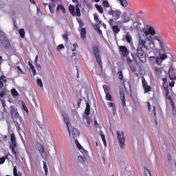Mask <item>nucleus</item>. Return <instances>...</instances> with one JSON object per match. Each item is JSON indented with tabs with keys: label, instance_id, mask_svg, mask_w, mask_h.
<instances>
[{
	"label": "nucleus",
	"instance_id": "nucleus-1",
	"mask_svg": "<svg viewBox=\"0 0 176 176\" xmlns=\"http://www.w3.org/2000/svg\"><path fill=\"white\" fill-rule=\"evenodd\" d=\"M142 23L138 22L135 28L138 32V47L136 50V56L141 63H146V50H152V36L156 34V30L152 25L146 24L143 28H141Z\"/></svg>",
	"mask_w": 176,
	"mask_h": 176
},
{
	"label": "nucleus",
	"instance_id": "nucleus-2",
	"mask_svg": "<svg viewBox=\"0 0 176 176\" xmlns=\"http://www.w3.org/2000/svg\"><path fill=\"white\" fill-rule=\"evenodd\" d=\"M154 37H152V39H151V45H153V41H157L159 45H160V52H159V56H150V60L153 61V60H155V63L157 65H162V63L164 61V60H167L168 58V56L166 54V50L168 52H170L171 50H170L169 47H166V40H164V36L162 34H159L156 36H152Z\"/></svg>",
	"mask_w": 176,
	"mask_h": 176
},
{
	"label": "nucleus",
	"instance_id": "nucleus-3",
	"mask_svg": "<svg viewBox=\"0 0 176 176\" xmlns=\"http://www.w3.org/2000/svg\"><path fill=\"white\" fill-rule=\"evenodd\" d=\"M92 50L99 67L102 71V60H101V56H100V49L98 48V46L94 45L92 46Z\"/></svg>",
	"mask_w": 176,
	"mask_h": 176
},
{
	"label": "nucleus",
	"instance_id": "nucleus-4",
	"mask_svg": "<svg viewBox=\"0 0 176 176\" xmlns=\"http://www.w3.org/2000/svg\"><path fill=\"white\" fill-rule=\"evenodd\" d=\"M10 141L12 144L10 146V148L11 149V152H12L15 159L17 160V152H16L15 148H17V142L16 141V135L14 133H12L10 135Z\"/></svg>",
	"mask_w": 176,
	"mask_h": 176
},
{
	"label": "nucleus",
	"instance_id": "nucleus-5",
	"mask_svg": "<svg viewBox=\"0 0 176 176\" xmlns=\"http://www.w3.org/2000/svg\"><path fill=\"white\" fill-rule=\"evenodd\" d=\"M117 137L119 141L120 146L121 149H123V148L125 146L124 144L126 142V136L124 135V132L117 131Z\"/></svg>",
	"mask_w": 176,
	"mask_h": 176
},
{
	"label": "nucleus",
	"instance_id": "nucleus-6",
	"mask_svg": "<svg viewBox=\"0 0 176 176\" xmlns=\"http://www.w3.org/2000/svg\"><path fill=\"white\" fill-rule=\"evenodd\" d=\"M68 131L69 134V137L71 138H79V135H80V133L78 130L76 129V128L70 126L68 128Z\"/></svg>",
	"mask_w": 176,
	"mask_h": 176
},
{
	"label": "nucleus",
	"instance_id": "nucleus-7",
	"mask_svg": "<svg viewBox=\"0 0 176 176\" xmlns=\"http://www.w3.org/2000/svg\"><path fill=\"white\" fill-rule=\"evenodd\" d=\"M126 10L129 15L126 12L122 13L121 20L123 23H129L130 21V16H133V10L131 8H127Z\"/></svg>",
	"mask_w": 176,
	"mask_h": 176
},
{
	"label": "nucleus",
	"instance_id": "nucleus-8",
	"mask_svg": "<svg viewBox=\"0 0 176 176\" xmlns=\"http://www.w3.org/2000/svg\"><path fill=\"white\" fill-rule=\"evenodd\" d=\"M0 41L3 47L5 49H9L10 47V41L5 34H1Z\"/></svg>",
	"mask_w": 176,
	"mask_h": 176
},
{
	"label": "nucleus",
	"instance_id": "nucleus-9",
	"mask_svg": "<svg viewBox=\"0 0 176 176\" xmlns=\"http://www.w3.org/2000/svg\"><path fill=\"white\" fill-rule=\"evenodd\" d=\"M108 14L112 16L115 19V20H119L120 16H122V12L120 10H113L111 8L108 12Z\"/></svg>",
	"mask_w": 176,
	"mask_h": 176
},
{
	"label": "nucleus",
	"instance_id": "nucleus-10",
	"mask_svg": "<svg viewBox=\"0 0 176 176\" xmlns=\"http://www.w3.org/2000/svg\"><path fill=\"white\" fill-rule=\"evenodd\" d=\"M142 85L143 87V90H144V94H146V93H149V91H151L152 87L148 85V82H146V80L144 76H142Z\"/></svg>",
	"mask_w": 176,
	"mask_h": 176
},
{
	"label": "nucleus",
	"instance_id": "nucleus-11",
	"mask_svg": "<svg viewBox=\"0 0 176 176\" xmlns=\"http://www.w3.org/2000/svg\"><path fill=\"white\" fill-rule=\"evenodd\" d=\"M10 112L12 118H19L20 116L19 111H17V108H16L14 106L10 107Z\"/></svg>",
	"mask_w": 176,
	"mask_h": 176
},
{
	"label": "nucleus",
	"instance_id": "nucleus-12",
	"mask_svg": "<svg viewBox=\"0 0 176 176\" xmlns=\"http://www.w3.org/2000/svg\"><path fill=\"white\" fill-rule=\"evenodd\" d=\"M120 50L122 52V55L124 57H127L129 54H130V52H129V50H127L126 46L121 45L120 46Z\"/></svg>",
	"mask_w": 176,
	"mask_h": 176
},
{
	"label": "nucleus",
	"instance_id": "nucleus-13",
	"mask_svg": "<svg viewBox=\"0 0 176 176\" xmlns=\"http://www.w3.org/2000/svg\"><path fill=\"white\" fill-rule=\"evenodd\" d=\"M126 63L129 65V67L131 68L132 72H137V67H135V66L133 65V64H132L133 60H131V58H130V57H128L126 58Z\"/></svg>",
	"mask_w": 176,
	"mask_h": 176
},
{
	"label": "nucleus",
	"instance_id": "nucleus-14",
	"mask_svg": "<svg viewBox=\"0 0 176 176\" xmlns=\"http://www.w3.org/2000/svg\"><path fill=\"white\" fill-rule=\"evenodd\" d=\"M51 1H52V3L49 4V10L50 11V13L53 14L54 13V9L56 8V2L60 0H51Z\"/></svg>",
	"mask_w": 176,
	"mask_h": 176
},
{
	"label": "nucleus",
	"instance_id": "nucleus-15",
	"mask_svg": "<svg viewBox=\"0 0 176 176\" xmlns=\"http://www.w3.org/2000/svg\"><path fill=\"white\" fill-rule=\"evenodd\" d=\"M38 152H39V153H41L43 159H46L47 157V155L46 154V152H45V147H43V146H42V144H40V148H38Z\"/></svg>",
	"mask_w": 176,
	"mask_h": 176
},
{
	"label": "nucleus",
	"instance_id": "nucleus-16",
	"mask_svg": "<svg viewBox=\"0 0 176 176\" xmlns=\"http://www.w3.org/2000/svg\"><path fill=\"white\" fill-rule=\"evenodd\" d=\"M120 97L121 98L122 107H126V96H124V91H120Z\"/></svg>",
	"mask_w": 176,
	"mask_h": 176
},
{
	"label": "nucleus",
	"instance_id": "nucleus-17",
	"mask_svg": "<svg viewBox=\"0 0 176 176\" xmlns=\"http://www.w3.org/2000/svg\"><path fill=\"white\" fill-rule=\"evenodd\" d=\"M122 85L125 90H129V89H131V83L129 80H123Z\"/></svg>",
	"mask_w": 176,
	"mask_h": 176
},
{
	"label": "nucleus",
	"instance_id": "nucleus-18",
	"mask_svg": "<svg viewBox=\"0 0 176 176\" xmlns=\"http://www.w3.org/2000/svg\"><path fill=\"white\" fill-rule=\"evenodd\" d=\"M3 83H8V80L6 78V76L2 75L0 76V89H2L3 87Z\"/></svg>",
	"mask_w": 176,
	"mask_h": 176
},
{
	"label": "nucleus",
	"instance_id": "nucleus-19",
	"mask_svg": "<svg viewBox=\"0 0 176 176\" xmlns=\"http://www.w3.org/2000/svg\"><path fill=\"white\" fill-rule=\"evenodd\" d=\"M154 71L157 76H161L163 73V67H155Z\"/></svg>",
	"mask_w": 176,
	"mask_h": 176
},
{
	"label": "nucleus",
	"instance_id": "nucleus-20",
	"mask_svg": "<svg viewBox=\"0 0 176 176\" xmlns=\"http://www.w3.org/2000/svg\"><path fill=\"white\" fill-rule=\"evenodd\" d=\"M120 3V6H122V8H127L129 6V2H127V0H117Z\"/></svg>",
	"mask_w": 176,
	"mask_h": 176
},
{
	"label": "nucleus",
	"instance_id": "nucleus-21",
	"mask_svg": "<svg viewBox=\"0 0 176 176\" xmlns=\"http://www.w3.org/2000/svg\"><path fill=\"white\" fill-rule=\"evenodd\" d=\"M60 10H62L63 13H65V7H64V6L60 4L57 6L56 12V13H58V12H60Z\"/></svg>",
	"mask_w": 176,
	"mask_h": 176
},
{
	"label": "nucleus",
	"instance_id": "nucleus-22",
	"mask_svg": "<svg viewBox=\"0 0 176 176\" xmlns=\"http://www.w3.org/2000/svg\"><path fill=\"white\" fill-rule=\"evenodd\" d=\"M111 28L113 30V32L116 35V34H119L120 32V28L116 25L111 26Z\"/></svg>",
	"mask_w": 176,
	"mask_h": 176
},
{
	"label": "nucleus",
	"instance_id": "nucleus-23",
	"mask_svg": "<svg viewBox=\"0 0 176 176\" xmlns=\"http://www.w3.org/2000/svg\"><path fill=\"white\" fill-rule=\"evenodd\" d=\"M69 11L74 17H75V6L70 5L69 6Z\"/></svg>",
	"mask_w": 176,
	"mask_h": 176
},
{
	"label": "nucleus",
	"instance_id": "nucleus-24",
	"mask_svg": "<svg viewBox=\"0 0 176 176\" xmlns=\"http://www.w3.org/2000/svg\"><path fill=\"white\" fill-rule=\"evenodd\" d=\"M80 36L82 39H85L86 38V28H83L80 30Z\"/></svg>",
	"mask_w": 176,
	"mask_h": 176
},
{
	"label": "nucleus",
	"instance_id": "nucleus-25",
	"mask_svg": "<svg viewBox=\"0 0 176 176\" xmlns=\"http://www.w3.org/2000/svg\"><path fill=\"white\" fill-rule=\"evenodd\" d=\"M63 120L67 126V127H70L71 124L69 123V118L67 116H63Z\"/></svg>",
	"mask_w": 176,
	"mask_h": 176
},
{
	"label": "nucleus",
	"instance_id": "nucleus-26",
	"mask_svg": "<svg viewBox=\"0 0 176 176\" xmlns=\"http://www.w3.org/2000/svg\"><path fill=\"white\" fill-rule=\"evenodd\" d=\"M85 113L86 116H89V115H90V104L89 103H87Z\"/></svg>",
	"mask_w": 176,
	"mask_h": 176
},
{
	"label": "nucleus",
	"instance_id": "nucleus-27",
	"mask_svg": "<svg viewBox=\"0 0 176 176\" xmlns=\"http://www.w3.org/2000/svg\"><path fill=\"white\" fill-rule=\"evenodd\" d=\"M75 16H77L78 17H80V16H81L80 9L79 8V6H78V5L76 6Z\"/></svg>",
	"mask_w": 176,
	"mask_h": 176
},
{
	"label": "nucleus",
	"instance_id": "nucleus-28",
	"mask_svg": "<svg viewBox=\"0 0 176 176\" xmlns=\"http://www.w3.org/2000/svg\"><path fill=\"white\" fill-rule=\"evenodd\" d=\"M168 75L169 76V79L170 80H175L176 75H175V73L174 72H172V73H168Z\"/></svg>",
	"mask_w": 176,
	"mask_h": 176
},
{
	"label": "nucleus",
	"instance_id": "nucleus-29",
	"mask_svg": "<svg viewBox=\"0 0 176 176\" xmlns=\"http://www.w3.org/2000/svg\"><path fill=\"white\" fill-rule=\"evenodd\" d=\"M95 8L97 9V10L99 12V13H104V9L102 7L98 4L95 5Z\"/></svg>",
	"mask_w": 176,
	"mask_h": 176
},
{
	"label": "nucleus",
	"instance_id": "nucleus-30",
	"mask_svg": "<svg viewBox=\"0 0 176 176\" xmlns=\"http://www.w3.org/2000/svg\"><path fill=\"white\" fill-rule=\"evenodd\" d=\"M28 64H29V67H30L32 71L33 75L34 76L36 75V70L35 69V67H34V65H32V63H31V62H29Z\"/></svg>",
	"mask_w": 176,
	"mask_h": 176
},
{
	"label": "nucleus",
	"instance_id": "nucleus-31",
	"mask_svg": "<svg viewBox=\"0 0 176 176\" xmlns=\"http://www.w3.org/2000/svg\"><path fill=\"white\" fill-rule=\"evenodd\" d=\"M11 94L13 97H19V92L14 88L11 90Z\"/></svg>",
	"mask_w": 176,
	"mask_h": 176
},
{
	"label": "nucleus",
	"instance_id": "nucleus-32",
	"mask_svg": "<svg viewBox=\"0 0 176 176\" xmlns=\"http://www.w3.org/2000/svg\"><path fill=\"white\" fill-rule=\"evenodd\" d=\"M94 20H95L96 23H97V24H101V21H100V19H98V14H97V13L94 14Z\"/></svg>",
	"mask_w": 176,
	"mask_h": 176
},
{
	"label": "nucleus",
	"instance_id": "nucleus-33",
	"mask_svg": "<svg viewBox=\"0 0 176 176\" xmlns=\"http://www.w3.org/2000/svg\"><path fill=\"white\" fill-rule=\"evenodd\" d=\"M94 20H95L96 23H97V24H101V21H100V19H98V14H97V13L94 14Z\"/></svg>",
	"mask_w": 176,
	"mask_h": 176
},
{
	"label": "nucleus",
	"instance_id": "nucleus-34",
	"mask_svg": "<svg viewBox=\"0 0 176 176\" xmlns=\"http://www.w3.org/2000/svg\"><path fill=\"white\" fill-rule=\"evenodd\" d=\"M105 99L107 101H111V102L113 101V100H112V96L110 95L109 92L105 94Z\"/></svg>",
	"mask_w": 176,
	"mask_h": 176
},
{
	"label": "nucleus",
	"instance_id": "nucleus-35",
	"mask_svg": "<svg viewBox=\"0 0 176 176\" xmlns=\"http://www.w3.org/2000/svg\"><path fill=\"white\" fill-rule=\"evenodd\" d=\"M19 35L21 38H25V31H24L23 28L19 30Z\"/></svg>",
	"mask_w": 176,
	"mask_h": 176
},
{
	"label": "nucleus",
	"instance_id": "nucleus-36",
	"mask_svg": "<svg viewBox=\"0 0 176 176\" xmlns=\"http://www.w3.org/2000/svg\"><path fill=\"white\" fill-rule=\"evenodd\" d=\"M170 94V91H168V89L166 90V97L167 98V100H170V102H173V99L171 98V96H169Z\"/></svg>",
	"mask_w": 176,
	"mask_h": 176
},
{
	"label": "nucleus",
	"instance_id": "nucleus-37",
	"mask_svg": "<svg viewBox=\"0 0 176 176\" xmlns=\"http://www.w3.org/2000/svg\"><path fill=\"white\" fill-rule=\"evenodd\" d=\"M102 6L104 8H109V2H108V0H104L102 1Z\"/></svg>",
	"mask_w": 176,
	"mask_h": 176
},
{
	"label": "nucleus",
	"instance_id": "nucleus-38",
	"mask_svg": "<svg viewBox=\"0 0 176 176\" xmlns=\"http://www.w3.org/2000/svg\"><path fill=\"white\" fill-rule=\"evenodd\" d=\"M102 87L105 94L109 93V87H108V85H103Z\"/></svg>",
	"mask_w": 176,
	"mask_h": 176
},
{
	"label": "nucleus",
	"instance_id": "nucleus-39",
	"mask_svg": "<svg viewBox=\"0 0 176 176\" xmlns=\"http://www.w3.org/2000/svg\"><path fill=\"white\" fill-rule=\"evenodd\" d=\"M43 168H44L45 175H47V173H48L47 165L46 164V162H45V161L43 162Z\"/></svg>",
	"mask_w": 176,
	"mask_h": 176
},
{
	"label": "nucleus",
	"instance_id": "nucleus-40",
	"mask_svg": "<svg viewBox=\"0 0 176 176\" xmlns=\"http://www.w3.org/2000/svg\"><path fill=\"white\" fill-rule=\"evenodd\" d=\"M118 78L120 79V80H124L123 79V72H122V71L118 72Z\"/></svg>",
	"mask_w": 176,
	"mask_h": 176
},
{
	"label": "nucleus",
	"instance_id": "nucleus-41",
	"mask_svg": "<svg viewBox=\"0 0 176 176\" xmlns=\"http://www.w3.org/2000/svg\"><path fill=\"white\" fill-rule=\"evenodd\" d=\"M107 105L108 107H109V108H113V111H115L116 109V107H115V103L113 102H108Z\"/></svg>",
	"mask_w": 176,
	"mask_h": 176
},
{
	"label": "nucleus",
	"instance_id": "nucleus-42",
	"mask_svg": "<svg viewBox=\"0 0 176 176\" xmlns=\"http://www.w3.org/2000/svg\"><path fill=\"white\" fill-rule=\"evenodd\" d=\"M125 41H126L128 43H130L131 42V36H130V34H126L125 36Z\"/></svg>",
	"mask_w": 176,
	"mask_h": 176
},
{
	"label": "nucleus",
	"instance_id": "nucleus-43",
	"mask_svg": "<svg viewBox=\"0 0 176 176\" xmlns=\"http://www.w3.org/2000/svg\"><path fill=\"white\" fill-rule=\"evenodd\" d=\"M100 137L102 138V141L104 146H107V140H105V135L104 134H101Z\"/></svg>",
	"mask_w": 176,
	"mask_h": 176
},
{
	"label": "nucleus",
	"instance_id": "nucleus-44",
	"mask_svg": "<svg viewBox=\"0 0 176 176\" xmlns=\"http://www.w3.org/2000/svg\"><path fill=\"white\" fill-rule=\"evenodd\" d=\"M144 174L146 176H152V175L151 174V170H149V169L146 168H144Z\"/></svg>",
	"mask_w": 176,
	"mask_h": 176
},
{
	"label": "nucleus",
	"instance_id": "nucleus-45",
	"mask_svg": "<svg viewBox=\"0 0 176 176\" xmlns=\"http://www.w3.org/2000/svg\"><path fill=\"white\" fill-rule=\"evenodd\" d=\"M37 84L40 87H43V82H42V80L41 78L37 79Z\"/></svg>",
	"mask_w": 176,
	"mask_h": 176
},
{
	"label": "nucleus",
	"instance_id": "nucleus-46",
	"mask_svg": "<svg viewBox=\"0 0 176 176\" xmlns=\"http://www.w3.org/2000/svg\"><path fill=\"white\" fill-rule=\"evenodd\" d=\"M22 108L24 109L25 111L28 113V108H27V105H25V103L24 102H22Z\"/></svg>",
	"mask_w": 176,
	"mask_h": 176
},
{
	"label": "nucleus",
	"instance_id": "nucleus-47",
	"mask_svg": "<svg viewBox=\"0 0 176 176\" xmlns=\"http://www.w3.org/2000/svg\"><path fill=\"white\" fill-rule=\"evenodd\" d=\"M62 38L65 41V42H68V34L67 33L63 34Z\"/></svg>",
	"mask_w": 176,
	"mask_h": 176
},
{
	"label": "nucleus",
	"instance_id": "nucleus-48",
	"mask_svg": "<svg viewBox=\"0 0 176 176\" xmlns=\"http://www.w3.org/2000/svg\"><path fill=\"white\" fill-rule=\"evenodd\" d=\"M13 174L14 176H19V173H17V167L14 166L13 168Z\"/></svg>",
	"mask_w": 176,
	"mask_h": 176
},
{
	"label": "nucleus",
	"instance_id": "nucleus-49",
	"mask_svg": "<svg viewBox=\"0 0 176 176\" xmlns=\"http://www.w3.org/2000/svg\"><path fill=\"white\" fill-rule=\"evenodd\" d=\"M78 23L80 28H82L83 25H85V23L83 22V21H82V19H78Z\"/></svg>",
	"mask_w": 176,
	"mask_h": 176
},
{
	"label": "nucleus",
	"instance_id": "nucleus-50",
	"mask_svg": "<svg viewBox=\"0 0 176 176\" xmlns=\"http://www.w3.org/2000/svg\"><path fill=\"white\" fill-rule=\"evenodd\" d=\"M108 23L110 26L113 27V23H114L113 18L109 19Z\"/></svg>",
	"mask_w": 176,
	"mask_h": 176
},
{
	"label": "nucleus",
	"instance_id": "nucleus-51",
	"mask_svg": "<svg viewBox=\"0 0 176 176\" xmlns=\"http://www.w3.org/2000/svg\"><path fill=\"white\" fill-rule=\"evenodd\" d=\"M173 72H174V67L173 65H170L168 74H170Z\"/></svg>",
	"mask_w": 176,
	"mask_h": 176
},
{
	"label": "nucleus",
	"instance_id": "nucleus-52",
	"mask_svg": "<svg viewBox=\"0 0 176 176\" xmlns=\"http://www.w3.org/2000/svg\"><path fill=\"white\" fill-rule=\"evenodd\" d=\"M64 45L60 44L59 45H58L57 47V50H58V52H60V50H63V49H64Z\"/></svg>",
	"mask_w": 176,
	"mask_h": 176
},
{
	"label": "nucleus",
	"instance_id": "nucleus-53",
	"mask_svg": "<svg viewBox=\"0 0 176 176\" xmlns=\"http://www.w3.org/2000/svg\"><path fill=\"white\" fill-rule=\"evenodd\" d=\"M78 47V43H75L73 44V48L72 49V52H75Z\"/></svg>",
	"mask_w": 176,
	"mask_h": 176
},
{
	"label": "nucleus",
	"instance_id": "nucleus-54",
	"mask_svg": "<svg viewBox=\"0 0 176 176\" xmlns=\"http://www.w3.org/2000/svg\"><path fill=\"white\" fill-rule=\"evenodd\" d=\"M6 160V157H1L0 158V164H3V163H5V161Z\"/></svg>",
	"mask_w": 176,
	"mask_h": 176
},
{
	"label": "nucleus",
	"instance_id": "nucleus-55",
	"mask_svg": "<svg viewBox=\"0 0 176 176\" xmlns=\"http://www.w3.org/2000/svg\"><path fill=\"white\" fill-rule=\"evenodd\" d=\"M9 156H10V157H13V156L10 153H8L7 155H5L4 157H6V159H7V160H10Z\"/></svg>",
	"mask_w": 176,
	"mask_h": 176
},
{
	"label": "nucleus",
	"instance_id": "nucleus-56",
	"mask_svg": "<svg viewBox=\"0 0 176 176\" xmlns=\"http://www.w3.org/2000/svg\"><path fill=\"white\" fill-rule=\"evenodd\" d=\"M84 118H85V119H86L88 126H90V118H89V117H84Z\"/></svg>",
	"mask_w": 176,
	"mask_h": 176
},
{
	"label": "nucleus",
	"instance_id": "nucleus-57",
	"mask_svg": "<svg viewBox=\"0 0 176 176\" xmlns=\"http://www.w3.org/2000/svg\"><path fill=\"white\" fill-rule=\"evenodd\" d=\"M5 91H1L0 93V98H3V97H5Z\"/></svg>",
	"mask_w": 176,
	"mask_h": 176
},
{
	"label": "nucleus",
	"instance_id": "nucleus-58",
	"mask_svg": "<svg viewBox=\"0 0 176 176\" xmlns=\"http://www.w3.org/2000/svg\"><path fill=\"white\" fill-rule=\"evenodd\" d=\"M153 115L154 116H156V107L153 106Z\"/></svg>",
	"mask_w": 176,
	"mask_h": 176
},
{
	"label": "nucleus",
	"instance_id": "nucleus-59",
	"mask_svg": "<svg viewBox=\"0 0 176 176\" xmlns=\"http://www.w3.org/2000/svg\"><path fill=\"white\" fill-rule=\"evenodd\" d=\"M16 68L18 71L21 72V74H24V72H23V69H21V67H20V66H17Z\"/></svg>",
	"mask_w": 176,
	"mask_h": 176
},
{
	"label": "nucleus",
	"instance_id": "nucleus-60",
	"mask_svg": "<svg viewBox=\"0 0 176 176\" xmlns=\"http://www.w3.org/2000/svg\"><path fill=\"white\" fill-rule=\"evenodd\" d=\"M173 81H171L170 83H169V86H170V87H174V85H175V82L173 80H172Z\"/></svg>",
	"mask_w": 176,
	"mask_h": 176
},
{
	"label": "nucleus",
	"instance_id": "nucleus-61",
	"mask_svg": "<svg viewBox=\"0 0 176 176\" xmlns=\"http://www.w3.org/2000/svg\"><path fill=\"white\" fill-rule=\"evenodd\" d=\"M173 159V157L171 156V154L168 153V160L170 162Z\"/></svg>",
	"mask_w": 176,
	"mask_h": 176
},
{
	"label": "nucleus",
	"instance_id": "nucleus-62",
	"mask_svg": "<svg viewBox=\"0 0 176 176\" xmlns=\"http://www.w3.org/2000/svg\"><path fill=\"white\" fill-rule=\"evenodd\" d=\"M77 148H78L79 149H83V147H82V145H80L79 143H78L76 144Z\"/></svg>",
	"mask_w": 176,
	"mask_h": 176
},
{
	"label": "nucleus",
	"instance_id": "nucleus-63",
	"mask_svg": "<svg viewBox=\"0 0 176 176\" xmlns=\"http://www.w3.org/2000/svg\"><path fill=\"white\" fill-rule=\"evenodd\" d=\"M147 104H148V109L149 112H151V103L149 102H148Z\"/></svg>",
	"mask_w": 176,
	"mask_h": 176
},
{
	"label": "nucleus",
	"instance_id": "nucleus-64",
	"mask_svg": "<svg viewBox=\"0 0 176 176\" xmlns=\"http://www.w3.org/2000/svg\"><path fill=\"white\" fill-rule=\"evenodd\" d=\"M94 28H96L98 31V30H100V25L96 24Z\"/></svg>",
	"mask_w": 176,
	"mask_h": 176
}]
</instances>
